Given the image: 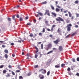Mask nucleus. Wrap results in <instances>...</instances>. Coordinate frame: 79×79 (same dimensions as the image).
<instances>
[{"label": "nucleus", "mask_w": 79, "mask_h": 79, "mask_svg": "<svg viewBox=\"0 0 79 79\" xmlns=\"http://www.w3.org/2000/svg\"><path fill=\"white\" fill-rule=\"evenodd\" d=\"M14 43H12L10 44V45H14Z\"/></svg>", "instance_id": "nucleus-57"}, {"label": "nucleus", "mask_w": 79, "mask_h": 79, "mask_svg": "<svg viewBox=\"0 0 79 79\" xmlns=\"http://www.w3.org/2000/svg\"><path fill=\"white\" fill-rule=\"evenodd\" d=\"M37 56H38V55L37 54H35V58H37Z\"/></svg>", "instance_id": "nucleus-40"}, {"label": "nucleus", "mask_w": 79, "mask_h": 79, "mask_svg": "<svg viewBox=\"0 0 79 79\" xmlns=\"http://www.w3.org/2000/svg\"><path fill=\"white\" fill-rule=\"evenodd\" d=\"M3 66H4V65H2L0 66V68H3Z\"/></svg>", "instance_id": "nucleus-42"}, {"label": "nucleus", "mask_w": 79, "mask_h": 79, "mask_svg": "<svg viewBox=\"0 0 79 79\" xmlns=\"http://www.w3.org/2000/svg\"><path fill=\"white\" fill-rule=\"evenodd\" d=\"M67 71H71V69L69 67L68 68Z\"/></svg>", "instance_id": "nucleus-37"}, {"label": "nucleus", "mask_w": 79, "mask_h": 79, "mask_svg": "<svg viewBox=\"0 0 79 79\" xmlns=\"http://www.w3.org/2000/svg\"><path fill=\"white\" fill-rule=\"evenodd\" d=\"M66 23H69V20H68V19H67L66 20Z\"/></svg>", "instance_id": "nucleus-46"}, {"label": "nucleus", "mask_w": 79, "mask_h": 79, "mask_svg": "<svg viewBox=\"0 0 79 79\" xmlns=\"http://www.w3.org/2000/svg\"><path fill=\"white\" fill-rule=\"evenodd\" d=\"M16 73H19L20 72V70H17L16 71Z\"/></svg>", "instance_id": "nucleus-50"}, {"label": "nucleus", "mask_w": 79, "mask_h": 79, "mask_svg": "<svg viewBox=\"0 0 79 79\" xmlns=\"http://www.w3.org/2000/svg\"><path fill=\"white\" fill-rule=\"evenodd\" d=\"M19 20L20 21H23V19L22 17H20L19 18Z\"/></svg>", "instance_id": "nucleus-25"}, {"label": "nucleus", "mask_w": 79, "mask_h": 79, "mask_svg": "<svg viewBox=\"0 0 79 79\" xmlns=\"http://www.w3.org/2000/svg\"><path fill=\"white\" fill-rule=\"evenodd\" d=\"M12 19L13 20H15V15L12 16Z\"/></svg>", "instance_id": "nucleus-31"}, {"label": "nucleus", "mask_w": 79, "mask_h": 79, "mask_svg": "<svg viewBox=\"0 0 79 79\" xmlns=\"http://www.w3.org/2000/svg\"><path fill=\"white\" fill-rule=\"evenodd\" d=\"M35 53L36 54H40V52H39H39V50H37L36 51H35Z\"/></svg>", "instance_id": "nucleus-18"}, {"label": "nucleus", "mask_w": 79, "mask_h": 79, "mask_svg": "<svg viewBox=\"0 0 79 79\" xmlns=\"http://www.w3.org/2000/svg\"><path fill=\"white\" fill-rule=\"evenodd\" d=\"M36 13H38V14H39L41 16H43V14L41 12H36Z\"/></svg>", "instance_id": "nucleus-12"}, {"label": "nucleus", "mask_w": 79, "mask_h": 79, "mask_svg": "<svg viewBox=\"0 0 79 79\" xmlns=\"http://www.w3.org/2000/svg\"><path fill=\"white\" fill-rule=\"evenodd\" d=\"M56 25H52V27L53 28H54V27H56Z\"/></svg>", "instance_id": "nucleus-49"}, {"label": "nucleus", "mask_w": 79, "mask_h": 79, "mask_svg": "<svg viewBox=\"0 0 79 79\" xmlns=\"http://www.w3.org/2000/svg\"><path fill=\"white\" fill-rule=\"evenodd\" d=\"M19 79H23V77L22 76H19Z\"/></svg>", "instance_id": "nucleus-30"}, {"label": "nucleus", "mask_w": 79, "mask_h": 79, "mask_svg": "<svg viewBox=\"0 0 79 79\" xmlns=\"http://www.w3.org/2000/svg\"><path fill=\"white\" fill-rule=\"evenodd\" d=\"M41 49H43V44H41Z\"/></svg>", "instance_id": "nucleus-53"}, {"label": "nucleus", "mask_w": 79, "mask_h": 79, "mask_svg": "<svg viewBox=\"0 0 79 79\" xmlns=\"http://www.w3.org/2000/svg\"><path fill=\"white\" fill-rule=\"evenodd\" d=\"M35 16H36L37 17H39V14H37L36 15H35Z\"/></svg>", "instance_id": "nucleus-64"}, {"label": "nucleus", "mask_w": 79, "mask_h": 79, "mask_svg": "<svg viewBox=\"0 0 79 79\" xmlns=\"http://www.w3.org/2000/svg\"><path fill=\"white\" fill-rule=\"evenodd\" d=\"M70 35V34H69L68 35H67L66 37H65V38L66 39L67 38H69V35Z\"/></svg>", "instance_id": "nucleus-33"}, {"label": "nucleus", "mask_w": 79, "mask_h": 79, "mask_svg": "<svg viewBox=\"0 0 79 79\" xmlns=\"http://www.w3.org/2000/svg\"><path fill=\"white\" fill-rule=\"evenodd\" d=\"M49 37H51V38H52V37H53V35H50Z\"/></svg>", "instance_id": "nucleus-56"}, {"label": "nucleus", "mask_w": 79, "mask_h": 79, "mask_svg": "<svg viewBox=\"0 0 79 79\" xmlns=\"http://www.w3.org/2000/svg\"><path fill=\"white\" fill-rule=\"evenodd\" d=\"M16 17L17 18H19V15L17 14L16 15Z\"/></svg>", "instance_id": "nucleus-48"}, {"label": "nucleus", "mask_w": 79, "mask_h": 79, "mask_svg": "<svg viewBox=\"0 0 79 79\" xmlns=\"http://www.w3.org/2000/svg\"><path fill=\"white\" fill-rule=\"evenodd\" d=\"M42 32H45V29L44 28H43V30Z\"/></svg>", "instance_id": "nucleus-23"}, {"label": "nucleus", "mask_w": 79, "mask_h": 79, "mask_svg": "<svg viewBox=\"0 0 79 79\" xmlns=\"http://www.w3.org/2000/svg\"><path fill=\"white\" fill-rule=\"evenodd\" d=\"M45 13L44 14V15H47L48 16H50V11H49V10H45Z\"/></svg>", "instance_id": "nucleus-4"}, {"label": "nucleus", "mask_w": 79, "mask_h": 79, "mask_svg": "<svg viewBox=\"0 0 79 79\" xmlns=\"http://www.w3.org/2000/svg\"><path fill=\"white\" fill-rule=\"evenodd\" d=\"M4 52H5V53H8V50H5Z\"/></svg>", "instance_id": "nucleus-19"}, {"label": "nucleus", "mask_w": 79, "mask_h": 79, "mask_svg": "<svg viewBox=\"0 0 79 79\" xmlns=\"http://www.w3.org/2000/svg\"><path fill=\"white\" fill-rule=\"evenodd\" d=\"M56 21L59 22V23H61V21H62V22H64V19L60 17H58V18H56Z\"/></svg>", "instance_id": "nucleus-1"}, {"label": "nucleus", "mask_w": 79, "mask_h": 79, "mask_svg": "<svg viewBox=\"0 0 79 79\" xmlns=\"http://www.w3.org/2000/svg\"><path fill=\"white\" fill-rule=\"evenodd\" d=\"M76 34V33L74 32L71 35V36H74V35H75Z\"/></svg>", "instance_id": "nucleus-38"}, {"label": "nucleus", "mask_w": 79, "mask_h": 79, "mask_svg": "<svg viewBox=\"0 0 79 79\" xmlns=\"http://www.w3.org/2000/svg\"><path fill=\"white\" fill-rule=\"evenodd\" d=\"M6 77H10V75L8 73H7V75L6 76Z\"/></svg>", "instance_id": "nucleus-17"}, {"label": "nucleus", "mask_w": 79, "mask_h": 79, "mask_svg": "<svg viewBox=\"0 0 79 79\" xmlns=\"http://www.w3.org/2000/svg\"><path fill=\"white\" fill-rule=\"evenodd\" d=\"M52 47V44L49 43L48 44L47 46V48L48 49V48H50Z\"/></svg>", "instance_id": "nucleus-6"}, {"label": "nucleus", "mask_w": 79, "mask_h": 79, "mask_svg": "<svg viewBox=\"0 0 79 79\" xmlns=\"http://www.w3.org/2000/svg\"><path fill=\"white\" fill-rule=\"evenodd\" d=\"M50 6L51 8V9H52V10H55V8L54 7V6H53V5H50Z\"/></svg>", "instance_id": "nucleus-11"}, {"label": "nucleus", "mask_w": 79, "mask_h": 79, "mask_svg": "<svg viewBox=\"0 0 79 79\" xmlns=\"http://www.w3.org/2000/svg\"><path fill=\"white\" fill-rule=\"evenodd\" d=\"M68 13H69V17H70V18H71V17H72V14H71V12L69 11L68 12Z\"/></svg>", "instance_id": "nucleus-13"}, {"label": "nucleus", "mask_w": 79, "mask_h": 79, "mask_svg": "<svg viewBox=\"0 0 79 79\" xmlns=\"http://www.w3.org/2000/svg\"><path fill=\"white\" fill-rule=\"evenodd\" d=\"M5 57L6 58H7L8 56V55H7V54H5L4 55Z\"/></svg>", "instance_id": "nucleus-28"}, {"label": "nucleus", "mask_w": 79, "mask_h": 79, "mask_svg": "<svg viewBox=\"0 0 79 79\" xmlns=\"http://www.w3.org/2000/svg\"><path fill=\"white\" fill-rule=\"evenodd\" d=\"M8 68H12V66H11V65H9L8 66Z\"/></svg>", "instance_id": "nucleus-47"}, {"label": "nucleus", "mask_w": 79, "mask_h": 79, "mask_svg": "<svg viewBox=\"0 0 79 79\" xmlns=\"http://www.w3.org/2000/svg\"><path fill=\"white\" fill-rule=\"evenodd\" d=\"M47 30L48 31H51L50 29L49 28H47Z\"/></svg>", "instance_id": "nucleus-58"}, {"label": "nucleus", "mask_w": 79, "mask_h": 79, "mask_svg": "<svg viewBox=\"0 0 79 79\" xmlns=\"http://www.w3.org/2000/svg\"><path fill=\"white\" fill-rule=\"evenodd\" d=\"M74 17L73 16H72L71 17V19H74Z\"/></svg>", "instance_id": "nucleus-62"}, {"label": "nucleus", "mask_w": 79, "mask_h": 79, "mask_svg": "<svg viewBox=\"0 0 79 79\" xmlns=\"http://www.w3.org/2000/svg\"><path fill=\"white\" fill-rule=\"evenodd\" d=\"M61 28H58L57 31L58 33H59V35H62V34L61 32Z\"/></svg>", "instance_id": "nucleus-5"}, {"label": "nucleus", "mask_w": 79, "mask_h": 79, "mask_svg": "<svg viewBox=\"0 0 79 79\" xmlns=\"http://www.w3.org/2000/svg\"><path fill=\"white\" fill-rule=\"evenodd\" d=\"M29 19V17L28 16H27L25 17V19Z\"/></svg>", "instance_id": "nucleus-59"}, {"label": "nucleus", "mask_w": 79, "mask_h": 79, "mask_svg": "<svg viewBox=\"0 0 79 79\" xmlns=\"http://www.w3.org/2000/svg\"><path fill=\"white\" fill-rule=\"evenodd\" d=\"M11 73L14 76H15V73H14V72H13V71H11Z\"/></svg>", "instance_id": "nucleus-39"}, {"label": "nucleus", "mask_w": 79, "mask_h": 79, "mask_svg": "<svg viewBox=\"0 0 79 79\" xmlns=\"http://www.w3.org/2000/svg\"><path fill=\"white\" fill-rule=\"evenodd\" d=\"M51 14L53 15L54 17H56V14L54 12H52Z\"/></svg>", "instance_id": "nucleus-10"}, {"label": "nucleus", "mask_w": 79, "mask_h": 79, "mask_svg": "<svg viewBox=\"0 0 79 79\" xmlns=\"http://www.w3.org/2000/svg\"><path fill=\"white\" fill-rule=\"evenodd\" d=\"M7 19L8 21H11V18H8Z\"/></svg>", "instance_id": "nucleus-34"}, {"label": "nucleus", "mask_w": 79, "mask_h": 79, "mask_svg": "<svg viewBox=\"0 0 79 79\" xmlns=\"http://www.w3.org/2000/svg\"><path fill=\"white\" fill-rule=\"evenodd\" d=\"M50 30H51V32H53V31H54V29H53V28H52V27H51V29Z\"/></svg>", "instance_id": "nucleus-36"}, {"label": "nucleus", "mask_w": 79, "mask_h": 79, "mask_svg": "<svg viewBox=\"0 0 79 79\" xmlns=\"http://www.w3.org/2000/svg\"><path fill=\"white\" fill-rule=\"evenodd\" d=\"M42 71H43L41 73H42L43 74H45L46 73H47V71H46V70L44 69H40L39 70V72H41Z\"/></svg>", "instance_id": "nucleus-2"}, {"label": "nucleus", "mask_w": 79, "mask_h": 79, "mask_svg": "<svg viewBox=\"0 0 79 79\" xmlns=\"http://www.w3.org/2000/svg\"><path fill=\"white\" fill-rule=\"evenodd\" d=\"M60 40L57 39L56 40L54 41L53 42L54 44H58L59 42H60Z\"/></svg>", "instance_id": "nucleus-7"}, {"label": "nucleus", "mask_w": 79, "mask_h": 79, "mask_svg": "<svg viewBox=\"0 0 79 79\" xmlns=\"http://www.w3.org/2000/svg\"><path fill=\"white\" fill-rule=\"evenodd\" d=\"M35 49H36V50H38V48L36 46H35Z\"/></svg>", "instance_id": "nucleus-63"}, {"label": "nucleus", "mask_w": 79, "mask_h": 79, "mask_svg": "<svg viewBox=\"0 0 79 79\" xmlns=\"http://www.w3.org/2000/svg\"><path fill=\"white\" fill-rule=\"evenodd\" d=\"M79 3V1L78 0H76L75 2V4H77Z\"/></svg>", "instance_id": "nucleus-24"}, {"label": "nucleus", "mask_w": 79, "mask_h": 79, "mask_svg": "<svg viewBox=\"0 0 79 79\" xmlns=\"http://www.w3.org/2000/svg\"><path fill=\"white\" fill-rule=\"evenodd\" d=\"M38 66L37 65H35L34 66V68H38Z\"/></svg>", "instance_id": "nucleus-41"}, {"label": "nucleus", "mask_w": 79, "mask_h": 79, "mask_svg": "<svg viewBox=\"0 0 79 79\" xmlns=\"http://www.w3.org/2000/svg\"><path fill=\"white\" fill-rule=\"evenodd\" d=\"M76 18H78V17H79V14L77 13H76Z\"/></svg>", "instance_id": "nucleus-32"}, {"label": "nucleus", "mask_w": 79, "mask_h": 79, "mask_svg": "<svg viewBox=\"0 0 79 79\" xmlns=\"http://www.w3.org/2000/svg\"><path fill=\"white\" fill-rule=\"evenodd\" d=\"M42 55H43L40 54V58H41V57H42Z\"/></svg>", "instance_id": "nucleus-60"}, {"label": "nucleus", "mask_w": 79, "mask_h": 79, "mask_svg": "<svg viewBox=\"0 0 79 79\" xmlns=\"http://www.w3.org/2000/svg\"><path fill=\"white\" fill-rule=\"evenodd\" d=\"M29 36L30 37H33V34H30Z\"/></svg>", "instance_id": "nucleus-51"}, {"label": "nucleus", "mask_w": 79, "mask_h": 79, "mask_svg": "<svg viewBox=\"0 0 79 79\" xmlns=\"http://www.w3.org/2000/svg\"><path fill=\"white\" fill-rule=\"evenodd\" d=\"M2 72L3 74H6V70H4Z\"/></svg>", "instance_id": "nucleus-21"}, {"label": "nucleus", "mask_w": 79, "mask_h": 79, "mask_svg": "<svg viewBox=\"0 0 79 79\" xmlns=\"http://www.w3.org/2000/svg\"><path fill=\"white\" fill-rule=\"evenodd\" d=\"M72 61L73 62H76V59H75L74 58H73L72 59Z\"/></svg>", "instance_id": "nucleus-29"}, {"label": "nucleus", "mask_w": 79, "mask_h": 79, "mask_svg": "<svg viewBox=\"0 0 79 79\" xmlns=\"http://www.w3.org/2000/svg\"><path fill=\"white\" fill-rule=\"evenodd\" d=\"M31 73H28L27 75V76H31Z\"/></svg>", "instance_id": "nucleus-43"}, {"label": "nucleus", "mask_w": 79, "mask_h": 79, "mask_svg": "<svg viewBox=\"0 0 79 79\" xmlns=\"http://www.w3.org/2000/svg\"><path fill=\"white\" fill-rule=\"evenodd\" d=\"M47 3V1H45L42 3V5H44L45 4H46Z\"/></svg>", "instance_id": "nucleus-22"}, {"label": "nucleus", "mask_w": 79, "mask_h": 79, "mask_svg": "<svg viewBox=\"0 0 79 79\" xmlns=\"http://www.w3.org/2000/svg\"><path fill=\"white\" fill-rule=\"evenodd\" d=\"M60 9L58 8H56V12H59V11H60Z\"/></svg>", "instance_id": "nucleus-14"}, {"label": "nucleus", "mask_w": 79, "mask_h": 79, "mask_svg": "<svg viewBox=\"0 0 79 79\" xmlns=\"http://www.w3.org/2000/svg\"><path fill=\"white\" fill-rule=\"evenodd\" d=\"M77 61H79V57H77Z\"/></svg>", "instance_id": "nucleus-54"}, {"label": "nucleus", "mask_w": 79, "mask_h": 79, "mask_svg": "<svg viewBox=\"0 0 79 79\" xmlns=\"http://www.w3.org/2000/svg\"><path fill=\"white\" fill-rule=\"evenodd\" d=\"M27 26H31V23H28L27 24Z\"/></svg>", "instance_id": "nucleus-44"}, {"label": "nucleus", "mask_w": 79, "mask_h": 79, "mask_svg": "<svg viewBox=\"0 0 79 79\" xmlns=\"http://www.w3.org/2000/svg\"><path fill=\"white\" fill-rule=\"evenodd\" d=\"M27 56L28 57H29V56H30V54H29V53H27Z\"/></svg>", "instance_id": "nucleus-45"}, {"label": "nucleus", "mask_w": 79, "mask_h": 79, "mask_svg": "<svg viewBox=\"0 0 79 79\" xmlns=\"http://www.w3.org/2000/svg\"><path fill=\"white\" fill-rule=\"evenodd\" d=\"M41 43H42V42H38L37 44L38 45H39V44H40Z\"/></svg>", "instance_id": "nucleus-61"}, {"label": "nucleus", "mask_w": 79, "mask_h": 79, "mask_svg": "<svg viewBox=\"0 0 79 79\" xmlns=\"http://www.w3.org/2000/svg\"><path fill=\"white\" fill-rule=\"evenodd\" d=\"M64 66H65V64H61V67H63L64 68Z\"/></svg>", "instance_id": "nucleus-20"}, {"label": "nucleus", "mask_w": 79, "mask_h": 79, "mask_svg": "<svg viewBox=\"0 0 79 79\" xmlns=\"http://www.w3.org/2000/svg\"><path fill=\"white\" fill-rule=\"evenodd\" d=\"M39 35H40V36H41V37H42V33L41 32L39 33Z\"/></svg>", "instance_id": "nucleus-26"}, {"label": "nucleus", "mask_w": 79, "mask_h": 79, "mask_svg": "<svg viewBox=\"0 0 79 79\" xmlns=\"http://www.w3.org/2000/svg\"><path fill=\"white\" fill-rule=\"evenodd\" d=\"M76 76H78L79 77V73H77L76 74Z\"/></svg>", "instance_id": "nucleus-52"}, {"label": "nucleus", "mask_w": 79, "mask_h": 79, "mask_svg": "<svg viewBox=\"0 0 79 79\" xmlns=\"http://www.w3.org/2000/svg\"><path fill=\"white\" fill-rule=\"evenodd\" d=\"M53 52V50L50 51V52H49L47 53V54L48 55V54H50V53H52Z\"/></svg>", "instance_id": "nucleus-16"}, {"label": "nucleus", "mask_w": 79, "mask_h": 79, "mask_svg": "<svg viewBox=\"0 0 79 79\" xmlns=\"http://www.w3.org/2000/svg\"><path fill=\"white\" fill-rule=\"evenodd\" d=\"M45 23L46 24H48V21L47 20L45 21Z\"/></svg>", "instance_id": "nucleus-35"}, {"label": "nucleus", "mask_w": 79, "mask_h": 79, "mask_svg": "<svg viewBox=\"0 0 79 79\" xmlns=\"http://www.w3.org/2000/svg\"><path fill=\"white\" fill-rule=\"evenodd\" d=\"M59 50H63V47L61 46H59Z\"/></svg>", "instance_id": "nucleus-15"}, {"label": "nucleus", "mask_w": 79, "mask_h": 79, "mask_svg": "<svg viewBox=\"0 0 79 79\" xmlns=\"http://www.w3.org/2000/svg\"><path fill=\"white\" fill-rule=\"evenodd\" d=\"M39 77L40 79H43L44 78V76L43 75L40 74Z\"/></svg>", "instance_id": "nucleus-9"}, {"label": "nucleus", "mask_w": 79, "mask_h": 79, "mask_svg": "<svg viewBox=\"0 0 79 79\" xmlns=\"http://www.w3.org/2000/svg\"><path fill=\"white\" fill-rule=\"evenodd\" d=\"M56 7L57 8H61V7L60 6H59L57 5L56 6Z\"/></svg>", "instance_id": "nucleus-55"}, {"label": "nucleus", "mask_w": 79, "mask_h": 79, "mask_svg": "<svg viewBox=\"0 0 79 79\" xmlns=\"http://www.w3.org/2000/svg\"><path fill=\"white\" fill-rule=\"evenodd\" d=\"M50 71L49 70L48 71V72L47 73V76H49V75H50Z\"/></svg>", "instance_id": "nucleus-27"}, {"label": "nucleus", "mask_w": 79, "mask_h": 79, "mask_svg": "<svg viewBox=\"0 0 79 79\" xmlns=\"http://www.w3.org/2000/svg\"><path fill=\"white\" fill-rule=\"evenodd\" d=\"M56 68H60V64H59L58 65H56L55 66Z\"/></svg>", "instance_id": "nucleus-8"}, {"label": "nucleus", "mask_w": 79, "mask_h": 79, "mask_svg": "<svg viewBox=\"0 0 79 79\" xmlns=\"http://www.w3.org/2000/svg\"><path fill=\"white\" fill-rule=\"evenodd\" d=\"M72 26V25L71 24H69L67 26V31L69 32L71 31V27Z\"/></svg>", "instance_id": "nucleus-3"}]
</instances>
